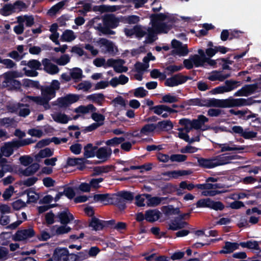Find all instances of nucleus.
Segmentation results:
<instances>
[{
    "label": "nucleus",
    "instance_id": "1a4fd4ad",
    "mask_svg": "<svg viewBox=\"0 0 261 261\" xmlns=\"http://www.w3.org/2000/svg\"><path fill=\"white\" fill-rule=\"evenodd\" d=\"M119 19L113 14L105 15L102 18L103 25L102 27L111 29L116 28L119 24Z\"/></svg>",
    "mask_w": 261,
    "mask_h": 261
},
{
    "label": "nucleus",
    "instance_id": "338daca9",
    "mask_svg": "<svg viewBox=\"0 0 261 261\" xmlns=\"http://www.w3.org/2000/svg\"><path fill=\"white\" fill-rule=\"evenodd\" d=\"M135 36L138 38H141L147 34V32L143 30L141 25L135 26Z\"/></svg>",
    "mask_w": 261,
    "mask_h": 261
},
{
    "label": "nucleus",
    "instance_id": "3c124183",
    "mask_svg": "<svg viewBox=\"0 0 261 261\" xmlns=\"http://www.w3.org/2000/svg\"><path fill=\"white\" fill-rule=\"evenodd\" d=\"M12 7H13L14 12L15 13L16 12L21 11L25 9L27 5L23 2L17 0L12 4Z\"/></svg>",
    "mask_w": 261,
    "mask_h": 261
},
{
    "label": "nucleus",
    "instance_id": "49530a36",
    "mask_svg": "<svg viewBox=\"0 0 261 261\" xmlns=\"http://www.w3.org/2000/svg\"><path fill=\"white\" fill-rule=\"evenodd\" d=\"M184 68L183 65H170L167 66L165 68V71L168 75H171L172 73L180 71L182 69Z\"/></svg>",
    "mask_w": 261,
    "mask_h": 261
},
{
    "label": "nucleus",
    "instance_id": "603ef678",
    "mask_svg": "<svg viewBox=\"0 0 261 261\" xmlns=\"http://www.w3.org/2000/svg\"><path fill=\"white\" fill-rule=\"evenodd\" d=\"M219 147L221 148L220 152H225L226 151H233V150H240L244 149L242 146L239 147H230L227 144H218Z\"/></svg>",
    "mask_w": 261,
    "mask_h": 261
},
{
    "label": "nucleus",
    "instance_id": "c9c22d12",
    "mask_svg": "<svg viewBox=\"0 0 261 261\" xmlns=\"http://www.w3.org/2000/svg\"><path fill=\"white\" fill-rule=\"evenodd\" d=\"M156 130L155 124L148 123L144 125L140 129V133L142 136L148 135L151 133H153Z\"/></svg>",
    "mask_w": 261,
    "mask_h": 261
},
{
    "label": "nucleus",
    "instance_id": "7c9ffc66",
    "mask_svg": "<svg viewBox=\"0 0 261 261\" xmlns=\"http://www.w3.org/2000/svg\"><path fill=\"white\" fill-rule=\"evenodd\" d=\"M70 74L71 79L75 82L80 81L83 77V71L78 67L73 68L70 70Z\"/></svg>",
    "mask_w": 261,
    "mask_h": 261
},
{
    "label": "nucleus",
    "instance_id": "bb28decb",
    "mask_svg": "<svg viewBox=\"0 0 261 261\" xmlns=\"http://www.w3.org/2000/svg\"><path fill=\"white\" fill-rule=\"evenodd\" d=\"M40 90H41L42 96L49 98V101L56 96V92L49 86L45 87L41 86Z\"/></svg>",
    "mask_w": 261,
    "mask_h": 261
},
{
    "label": "nucleus",
    "instance_id": "052dcab7",
    "mask_svg": "<svg viewBox=\"0 0 261 261\" xmlns=\"http://www.w3.org/2000/svg\"><path fill=\"white\" fill-rule=\"evenodd\" d=\"M187 159V156L184 154H173L170 157V160L172 162H182L185 161Z\"/></svg>",
    "mask_w": 261,
    "mask_h": 261
},
{
    "label": "nucleus",
    "instance_id": "864d4df0",
    "mask_svg": "<svg viewBox=\"0 0 261 261\" xmlns=\"http://www.w3.org/2000/svg\"><path fill=\"white\" fill-rule=\"evenodd\" d=\"M27 66L34 70H41V64L37 60L31 59L27 62Z\"/></svg>",
    "mask_w": 261,
    "mask_h": 261
},
{
    "label": "nucleus",
    "instance_id": "4d7b16f0",
    "mask_svg": "<svg viewBox=\"0 0 261 261\" xmlns=\"http://www.w3.org/2000/svg\"><path fill=\"white\" fill-rule=\"evenodd\" d=\"M88 99L95 102H100L105 99V95L102 93H94L88 96Z\"/></svg>",
    "mask_w": 261,
    "mask_h": 261
},
{
    "label": "nucleus",
    "instance_id": "9b49d317",
    "mask_svg": "<svg viewBox=\"0 0 261 261\" xmlns=\"http://www.w3.org/2000/svg\"><path fill=\"white\" fill-rule=\"evenodd\" d=\"M257 88L256 84L246 85L241 89L237 91L234 94V96H248L253 93Z\"/></svg>",
    "mask_w": 261,
    "mask_h": 261
},
{
    "label": "nucleus",
    "instance_id": "72a5a7b5",
    "mask_svg": "<svg viewBox=\"0 0 261 261\" xmlns=\"http://www.w3.org/2000/svg\"><path fill=\"white\" fill-rule=\"evenodd\" d=\"M151 21L152 23V25L153 24H157L158 23H161L162 21H164L166 19L168 18V16L164 14V13H159V14H152L150 16Z\"/></svg>",
    "mask_w": 261,
    "mask_h": 261
},
{
    "label": "nucleus",
    "instance_id": "423d86ee",
    "mask_svg": "<svg viewBox=\"0 0 261 261\" xmlns=\"http://www.w3.org/2000/svg\"><path fill=\"white\" fill-rule=\"evenodd\" d=\"M35 236V232L32 228L17 230L13 236L14 241H21L31 238Z\"/></svg>",
    "mask_w": 261,
    "mask_h": 261
},
{
    "label": "nucleus",
    "instance_id": "6e6d98bb",
    "mask_svg": "<svg viewBox=\"0 0 261 261\" xmlns=\"http://www.w3.org/2000/svg\"><path fill=\"white\" fill-rule=\"evenodd\" d=\"M225 207L223 203L220 201H215L211 199L210 208L214 210L215 211H222Z\"/></svg>",
    "mask_w": 261,
    "mask_h": 261
},
{
    "label": "nucleus",
    "instance_id": "aec40b11",
    "mask_svg": "<svg viewBox=\"0 0 261 261\" xmlns=\"http://www.w3.org/2000/svg\"><path fill=\"white\" fill-rule=\"evenodd\" d=\"M78 166L77 169L80 170H83L86 168L84 165L83 158L68 157L66 161V166Z\"/></svg>",
    "mask_w": 261,
    "mask_h": 261
},
{
    "label": "nucleus",
    "instance_id": "4be33fe9",
    "mask_svg": "<svg viewBox=\"0 0 261 261\" xmlns=\"http://www.w3.org/2000/svg\"><path fill=\"white\" fill-rule=\"evenodd\" d=\"M97 149L98 147L97 146H93L92 143L87 144L84 147L85 158L87 159L94 157Z\"/></svg>",
    "mask_w": 261,
    "mask_h": 261
},
{
    "label": "nucleus",
    "instance_id": "5701e85b",
    "mask_svg": "<svg viewBox=\"0 0 261 261\" xmlns=\"http://www.w3.org/2000/svg\"><path fill=\"white\" fill-rule=\"evenodd\" d=\"M152 26L156 31V33L159 34L167 33L172 28V25L168 24L166 22H163L153 24Z\"/></svg>",
    "mask_w": 261,
    "mask_h": 261
},
{
    "label": "nucleus",
    "instance_id": "13d9d810",
    "mask_svg": "<svg viewBox=\"0 0 261 261\" xmlns=\"http://www.w3.org/2000/svg\"><path fill=\"white\" fill-rule=\"evenodd\" d=\"M26 203L21 199H19L12 202L11 205L14 210L18 211L27 206Z\"/></svg>",
    "mask_w": 261,
    "mask_h": 261
},
{
    "label": "nucleus",
    "instance_id": "680f3d73",
    "mask_svg": "<svg viewBox=\"0 0 261 261\" xmlns=\"http://www.w3.org/2000/svg\"><path fill=\"white\" fill-rule=\"evenodd\" d=\"M148 94V91L142 87H140L135 90L134 96L136 97H144Z\"/></svg>",
    "mask_w": 261,
    "mask_h": 261
},
{
    "label": "nucleus",
    "instance_id": "5fc2aeb1",
    "mask_svg": "<svg viewBox=\"0 0 261 261\" xmlns=\"http://www.w3.org/2000/svg\"><path fill=\"white\" fill-rule=\"evenodd\" d=\"M211 199L210 198L199 199L196 203L197 207L210 208Z\"/></svg>",
    "mask_w": 261,
    "mask_h": 261
},
{
    "label": "nucleus",
    "instance_id": "f704fd0d",
    "mask_svg": "<svg viewBox=\"0 0 261 261\" xmlns=\"http://www.w3.org/2000/svg\"><path fill=\"white\" fill-rule=\"evenodd\" d=\"M14 13V8L11 3L5 4L3 8L0 9L1 14L4 16H8Z\"/></svg>",
    "mask_w": 261,
    "mask_h": 261
},
{
    "label": "nucleus",
    "instance_id": "cd10ccee",
    "mask_svg": "<svg viewBox=\"0 0 261 261\" xmlns=\"http://www.w3.org/2000/svg\"><path fill=\"white\" fill-rule=\"evenodd\" d=\"M98 42L99 44L105 46L109 53L115 54L114 51V44L112 41L106 38H102L99 39Z\"/></svg>",
    "mask_w": 261,
    "mask_h": 261
},
{
    "label": "nucleus",
    "instance_id": "39448f33",
    "mask_svg": "<svg viewBox=\"0 0 261 261\" xmlns=\"http://www.w3.org/2000/svg\"><path fill=\"white\" fill-rule=\"evenodd\" d=\"M191 76L183 75L181 73L176 74L166 80L165 85L166 86L173 87L186 83L188 80H191Z\"/></svg>",
    "mask_w": 261,
    "mask_h": 261
},
{
    "label": "nucleus",
    "instance_id": "f3484780",
    "mask_svg": "<svg viewBox=\"0 0 261 261\" xmlns=\"http://www.w3.org/2000/svg\"><path fill=\"white\" fill-rule=\"evenodd\" d=\"M112 154V149L110 148L106 147H101L98 148L96 150L95 156L103 161H107Z\"/></svg>",
    "mask_w": 261,
    "mask_h": 261
},
{
    "label": "nucleus",
    "instance_id": "f257e3e1",
    "mask_svg": "<svg viewBox=\"0 0 261 261\" xmlns=\"http://www.w3.org/2000/svg\"><path fill=\"white\" fill-rule=\"evenodd\" d=\"M238 155H225L221 154L211 158H197L199 167L202 168L211 169L216 167L227 164L232 160L238 159Z\"/></svg>",
    "mask_w": 261,
    "mask_h": 261
},
{
    "label": "nucleus",
    "instance_id": "2f4dec72",
    "mask_svg": "<svg viewBox=\"0 0 261 261\" xmlns=\"http://www.w3.org/2000/svg\"><path fill=\"white\" fill-rule=\"evenodd\" d=\"M53 118L55 121L62 124H66L69 120L71 119V118L69 117L65 114L61 113H57L53 116Z\"/></svg>",
    "mask_w": 261,
    "mask_h": 261
},
{
    "label": "nucleus",
    "instance_id": "7ed1b4c3",
    "mask_svg": "<svg viewBox=\"0 0 261 261\" xmlns=\"http://www.w3.org/2000/svg\"><path fill=\"white\" fill-rule=\"evenodd\" d=\"M204 107L231 108L230 97L226 99H218L216 98H204Z\"/></svg>",
    "mask_w": 261,
    "mask_h": 261
},
{
    "label": "nucleus",
    "instance_id": "20e7f679",
    "mask_svg": "<svg viewBox=\"0 0 261 261\" xmlns=\"http://www.w3.org/2000/svg\"><path fill=\"white\" fill-rule=\"evenodd\" d=\"M224 131L230 133H235L239 134L240 136L245 139H252L257 137V133L253 131H247V129L244 130L243 128L241 126H233L231 129H227L226 128L223 129Z\"/></svg>",
    "mask_w": 261,
    "mask_h": 261
},
{
    "label": "nucleus",
    "instance_id": "9d476101",
    "mask_svg": "<svg viewBox=\"0 0 261 261\" xmlns=\"http://www.w3.org/2000/svg\"><path fill=\"white\" fill-rule=\"evenodd\" d=\"M230 102L231 108L234 107L250 106L256 102L259 103L260 101L254 100L252 97H249L247 99L243 98H233L230 97Z\"/></svg>",
    "mask_w": 261,
    "mask_h": 261
},
{
    "label": "nucleus",
    "instance_id": "79ce46f5",
    "mask_svg": "<svg viewBox=\"0 0 261 261\" xmlns=\"http://www.w3.org/2000/svg\"><path fill=\"white\" fill-rule=\"evenodd\" d=\"M125 137H114L112 139H109L106 142V144L108 146H114L118 145L120 144H121L125 140Z\"/></svg>",
    "mask_w": 261,
    "mask_h": 261
},
{
    "label": "nucleus",
    "instance_id": "ea45409f",
    "mask_svg": "<svg viewBox=\"0 0 261 261\" xmlns=\"http://www.w3.org/2000/svg\"><path fill=\"white\" fill-rule=\"evenodd\" d=\"M204 98H192L184 101V103L188 106H196L199 107H204Z\"/></svg>",
    "mask_w": 261,
    "mask_h": 261
},
{
    "label": "nucleus",
    "instance_id": "a19ab883",
    "mask_svg": "<svg viewBox=\"0 0 261 261\" xmlns=\"http://www.w3.org/2000/svg\"><path fill=\"white\" fill-rule=\"evenodd\" d=\"M145 197L148 199V204L151 206H156L160 204L162 201V198L159 197H151V195L148 194H143Z\"/></svg>",
    "mask_w": 261,
    "mask_h": 261
},
{
    "label": "nucleus",
    "instance_id": "412c9836",
    "mask_svg": "<svg viewBox=\"0 0 261 261\" xmlns=\"http://www.w3.org/2000/svg\"><path fill=\"white\" fill-rule=\"evenodd\" d=\"M239 244L236 242L226 241L223 246V250L220 251V253L228 254L233 252L234 250L238 249Z\"/></svg>",
    "mask_w": 261,
    "mask_h": 261
},
{
    "label": "nucleus",
    "instance_id": "c85d7f7f",
    "mask_svg": "<svg viewBox=\"0 0 261 261\" xmlns=\"http://www.w3.org/2000/svg\"><path fill=\"white\" fill-rule=\"evenodd\" d=\"M112 194H97L94 195L93 198L95 201H101L105 204H110V198Z\"/></svg>",
    "mask_w": 261,
    "mask_h": 261
},
{
    "label": "nucleus",
    "instance_id": "4c0bfd02",
    "mask_svg": "<svg viewBox=\"0 0 261 261\" xmlns=\"http://www.w3.org/2000/svg\"><path fill=\"white\" fill-rule=\"evenodd\" d=\"M22 85L25 87L33 88L39 90H40L41 87L38 81H33L30 79L23 80Z\"/></svg>",
    "mask_w": 261,
    "mask_h": 261
},
{
    "label": "nucleus",
    "instance_id": "c03bdc74",
    "mask_svg": "<svg viewBox=\"0 0 261 261\" xmlns=\"http://www.w3.org/2000/svg\"><path fill=\"white\" fill-rule=\"evenodd\" d=\"M191 59L193 60L194 65L196 67L203 66L205 63L206 60V59L199 57L198 55L191 56Z\"/></svg>",
    "mask_w": 261,
    "mask_h": 261
},
{
    "label": "nucleus",
    "instance_id": "0eeeda50",
    "mask_svg": "<svg viewBox=\"0 0 261 261\" xmlns=\"http://www.w3.org/2000/svg\"><path fill=\"white\" fill-rule=\"evenodd\" d=\"M79 96L76 94H68L64 97H59L57 99L58 106L62 108H66L71 104L77 101Z\"/></svg>",
    "mask_w": 261,
    "mask_h": 261
},
{
    "label": "nucleus",
    "instance_id": "e2e57ef3",
    "mask_svg": "<svg viewBox=\"0 0 261 261\" xmlns=\"http://www.w3.org/2000/svg\"><path fill=\"white\" fill-rule=\"evenodd\" d=\"M14 191V188L13 186H10L7 188L3 194V197L5 200H9L13 195Z\"/></svg>",
    "mask_w": 261,
    "mask_h": 261
},
{
    "label": "nucleus",
    "instance_id": "a878e982",
    "mask_svg": "<svg viewBox=\"0 0 261 261\" xmlns=\"http://www.w3.org/2000/svg\"><path fill=\"white\" fill-rule=\"evenodd\" d=\"M39 165L38 163H33L31 165H29L24 170H20L19 172L23 175L29 176L35 174L39 169Z\"/></svg>",
    "mask_w": 261,
    "mask_h": 261
},
{
    "label": "nucleus",
    "instance_id": "e433bc0d",
    "mask_svg": "<svg viewBox=\"0 0 261 261\" xmlns=\"http://www.w3.org/2000/svg\"><path fill=\"white\" fill-rule=\"evenodd\" d=\"M118 195L126 202H132L134 199V194L127 191H121L117 193Z\"/></svg>",
    "mask_w": 261,
    "mask_h": 261
},
{
    "label": "nucleus",
    "instance_id": "b1692460",
    "mask_svg": "<svg viewBox=\"0 0 261 261\" xmlns=\"http://www.w3.org/2000/svg\"><path fill=\"white\" fill-rule=\"evenodd\" d=\"M208 121V119L203 115L198 116L197 119L192 120V127L195 129H200L203 125Z\"/></svg>",
    "mask_w": 261,
    "mask_h": 261
},
{
    "label": "nucleus",
    "instance_id": "f8f14e48",
    "mask_svg": "<svg viewBox=\"0 0 261 261\" xmlns=\"http://www.w3.org/2000/svg\"><path fill=\"white\" fill-rule=\"evenodd\" d=\"M68 255V250L67 248L58 247L54 251L53 257L55 261H67Z\"/></svg>",
    "mask_w": 261,
    "mask_h": 261
},
{
    "label": "nucleus",
    "instance_id": "4468645a",
    "mask_svg": "<svg viewBox=\"0 0 261 261\" xmlns=\"http://www.w3.org/2000/svg\"><path fill=\"white\" fill-rule=\"evenodd\" d=\"M110 204L116 205L120 211H124L126 207V201L121 198L117 193L112 194Z\"/></svg>",
    "mask_w": 261,
    "mask_h": 261
},
{
    "label": "nucleus",
    "instance_id": "473e14b6",
    "mask_svg": "<svg viewBox=\"0 0 261 261\" xmlns=\"http://www.w3.org/2000/svg\"><path fill=\"white\" fill-rule=\"evenodd\" d=\"M189 50L187 45L182 44L179 48L176 49H173L171 51L172 55H178L179 56H186L188 54Z\"/></svg>",
    "mask_w": 261,
    "mask_h": 261
},
{
    "label": "nucleus",
    "instance_id": "a18cd8bd",
    "mask_svg": "<svg viewBox=\"0 0 261 261\" xmlns=\"http://www.w3.org/2000/svg\"><path fill=\"white\" fill-rule=\"evenodd\" d=\"M162 210L166 215H176L180 212L178 208H174L172 205L164 206Z\"/></svg>",
    "mask_w": 261,
    "mask_h": 261
},
{
    "label": "nucleus",
    "instance_id": "8fccbe9b",
    "mask_svg": "<svg viewBox=\"0 0 261 261\" xmlns=\"http://www.w3.org/2000/svg\"><path fill=\"white\" fill-rule=\"evenodd\" d=\"M140 21V17L137 15H129L127 16H124L123 18V21L124 23H127L128 24H136Z\"/></svg>",
    "mask_w": 261,
    "mask_h": 261
},
{
    "label": "nucleus",
    "instance_id": "774afa93",
    "mask_svg": "<svg viewBox=\"0 0 261 261\" xmlns=\"http://www.w3.org/2000/svg\"><path fill=\"white\" fill-rule=\"evenodd\" d=\"M71 230L69 226L67 225H62L59 226L56 229V234L58 235L63 234L69 232Z\"/></svg>",
    "mask_w": 261,
    "mask_h": 261
},
{
    "label": "nucleus",
    "instance_id": "09e8293b",
    "mask_svg": "<svg viewBox=\"0 0 261 261\" xmlns=\"http://www.w3.org/2000/svg\"><path fill=\"white\" fill-rule=\"evenodd\" d=\"M70 58L67 54L62 55L59 58L56 59L54 61L59 65L64 66L70 62Z\"/></svg>",
    "mask_w": 261,
    "mask_h": 261
},
{
    "label": "nucleus",
    "instance_id": "58836bf2",
    "mask_svg": "<svg viewBox=\"0 0 261 261\" xmlns=\"http://www.w3.org/2000/svg\"><path fill=\"white\" fill-rule=\"evenodd\" d=\"M156 31L154 30H152L150 28L148 29V34L147 36L146 37L145 40L144 41L145 44H151L155 41L157 37L155 35Z\"/></svg>",
    "mask_w": 261,
    "mask_h": 261
},
{
    "label": "nucleus",
    "instance_id": "37998d69",
    "mask_svg": "<svg viewBox=\"0 0 261 261\" xmlns=\"http://www.w3.org/2000/svg\"><path fill=\"white\" fill-rule=\"evenodd\" d=\"M54 154V151L49 148H45L40 150L39 153L36 156V159L38 160V158H44L50 157Z\"/></svg>",
    "mask_w": 261,
    "mask_h": 261
},
{
    "label": "nucleus",
    "instance_id": "69168bd1",
    "mask_svg": "<svg viewBox=\"0 0 261 261\" xmlns=\"http://www.w3.org/2000/svg\"><path fill=\"white\" fill-rule=\"evenodd\" d=\"M97 29L103 35H114L115 34V31L111 30V28H106V27H102L101 24H98Z\"/></svg>",
    "mask_w": 261,
    "mask_h": 261
},
{
    "label": "nucleus",
    "instance_id": "c756f323",
    "mask_svg": "<svg viewBox=\"0 0 261 261\" xmlns=\"http://www.w3.org/2000/svg\"><path fill=\"white\" fill-rule=\"evenodd\" d=\"M76 38V36L73 31L66 30L61 36V40L64 42H71Z\"/></svg>",
    "mask_w": 261,
    "mask_h": 261
},
{
    "label": "nucleus",
    "instance_id": "393cba45",
    "mask_svg": "<svg viewBox=\"0 0 261 261\" xmlns=\"http://www.w3.org/2000/svg\"><path fill=\"white\" fill-rule=\"evenodd\" d=\"M24 194H27L28 196L27 203H36L39 198V195L32 188L25 190L22 193V195Z\"/></svg>",
    "mask_w": 261,
    "mask_h": 261
},
{
    "label": "nucleus",
    "instance_id": "de8ad7c7",
    "mask_svg": "<svg viewBox=\"0 0 261 261\" xmlns=\"http://www.w3.org/2000/svg\"><path fill=\"white\" fill-rule=\"evenodd\" d=\"M178 100V98L176 96L172 95L169 93L163 96L162 98V100L160 102L172 103L177 102Z\"/></svg>",
    "mask_w": 261,
    "mask_h": 261
},
{
    "label": "nucleus",
    "instance_id": "ddd939ff",
    "mask_svg": "<svg viewBox=\"0 0 261 261\" xmlns=\"http://www.w3.org/2000/svg\"><path fill=\"white\" fill-rule=\"evenodd\" d=\"M188 223L186 221H181L178 217H176L170 221L168 229L171 230H177L187 227Z\"/></svg>",
    "mask_w": 261,
    "mask_h": 261
},
{
    "label": "nucleus",
    "instance_id": "dca6fc26",
    "mask_svg": "<svg viewBox=\"0 0 261 261\" xmlns=\"http://www.w3.org/2000/svg\"><path fill=\"white\" fill-rule=\"evenodd\" d=\"M27 97L36 104L43 106L46 110L49 109L50 108L49 105V98H46L44 96H28Z\"/></svg>",
    "mask_w": 261,
    "mask_h": 261
},
{
    "label": "nucleus",
    "instance_id": "bf43d9fd",
    "mask_svg": "<svg viewBox=\"0 0 261 261\" xmlns=\"http://www.w3.org/2000/svg\"><path fill=\"white\" fill-rule=\"evenodd\" d=\"M248 112H250V110L247 108L244 110H235L234 109L229 110V113L231 114L238 116L240 119H242Z\"/></svg>",
    "mask_w": 261,
    "mask_h": 261
},
{
    "label": "nucleus",
    "instance_id": "0e129e2a",
    "mask_svg": "<svg viewBox=\"0 0 261 261\" xmlns=\"http://www.w3.org/2000/svg\"><path fill=\"white\" fill-rule=\"evenodd\" d=\"M240 82H237L232 80H227L225 81V88L227 92H229L233 90L237 87L236 84L239 83Z\"/></svg>",
    "mask_w": 261,
    "mask_h": 261
},
{
    "label": "nucleus",
    "instance_id": "6ab92c4d",
    "mask_svg": "<svg viewBox=\"0 0 261 261\" xmlns=\"http://www.w3.org/2000/svg\"><path fill=\"white\" fill-rule=\"evenodd\" d=\"M156 131L167 132L171 130L173 127V124L170 120H164L158 122L155 124Z\"/></svg>",
    "mask_w": 261,
    "mask_h": 261
},
{
    "label": "nucleus",
    "instance_id": "2eb2a0df",
    "mask_svg": "<svg viewBox=\"0 0 261 261\" xmlns=\"http://www.w3.org/2000/svg\"><path fill=\"white\" fill-rule=\"evenodd\" d=\"M192 171L190 170H182L165 172L162 173V175L168 176L169 178L166 179V180H169L170 178L177 179L180 176L190 175Z\"/></svg>",
    "mask_w": 261,
    "mask_h": 261
},
{
    "label": "nucleus",
    "instance_id": "f03ea898",
    "mask_svg": "<svg viewBox=\"0 0 261 261\" xmlns=\"http://www.w3.org/2000/svg\"><path fill=\"white\" fill-rule=\"evenodd\" d=\"M115 224V220L105 221L100 220L98 218L93 217L89 222V226L92 228V230L95 231L101 230L105 228H108Z\"/></svg>",
    "mask_w": 261,
    "mask_h": 261
},
{
    "label": "nucleus",
    "instance_id": "a211bd4d",
    "mask_svg": "<svg viewBox=\"0 0 261 261\" xmlns=\"http://www.w3.org/2000/svg\"><path fill=\"white\" fill-rule=\"evenodd\" d=\"M161 215V213L157 209L148 210L145 211V220L152 223L158 220Z\"/></svg>",
    "mask_w": 261,
    "mask_h": 261
},
{
    "label": "nucleus",
    "instance_id": "6e6552de",
    "mask_svg": "<svg viewBox=\"0 0 261 261\" xmlns=\"http://www.w3.org/2000/svg\"><path fill=\"white\" fill-rule=\"evenodd\" d=\"M57 221L62 225H67L70 223L74 219L73 215L69 212L68 208L60 211L56 215Z\"/></svg>",
    "mask_w": 261,
    "mask_h": 261
}]
</instances>
